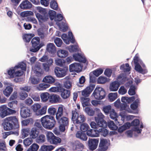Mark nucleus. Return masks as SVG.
<instances>
[{
	"label": "nucleus",
	"mask_w": 151,
	"mask_h": 151,
	"mask_svg": "<svg viewBox=\"0 0 151 151\" xmlns=\"http://www.w3.org/2000/svg\"><path fill=\"white\" fill-rule=\"evenodd\" d=\"M4 128L5 130L9 131L19 127L18 119L16 116H11L4 119Z\"/></svg>",
	"instance_id": "nucleus-1"
},
{
	"label": "nucleus",
	"mask_w": 151,
	"mask_h": 151,
	"mask_svg": "<svg viewBox=\"0 0 151 151\" xmlns=\"http://www.w3.org/2000/svg\"><path fill=\"white\" fill-rule=\"evenodd\" d=\"M41 122L43 127L47 129H52L56 124L54 117L48 115L42 117L41 119Z\"/></svg>",
	"instance_id": "nucleus-2"
},
{
	"label": "nucleus",
	"mask_w": 151,
	"mask_h": 151,
	"mask_svg": "<svg viewBox=\"0 0 151 151\" xmlns=\"http://www.w3.org/2000/svg\"><path fill=\"white\" fill-rule=\"evenodd\" d=\"M104 116L102 113H99L98 115V116L95 117V121L97 123L94 122H91L90 124L91 127L93 129L98 128L99 127H106L107 123L104 119Z\"/></svg>",
	"instance_id": "nucleus-3"
},
{
	"label": "nucleus",
	"mask_w": 151,
	"mask_h": 151,
	"mask_svg": "<svg viewBox=\"0 0 151 151\" xmlns=\"http://www.w3.org/2000/svg\"><path fill=\"white\" fill-rule=\"evenodd\" d=\"M59 125V128L60 130L64 132L66 129L68 128L69 125V119L67 116H63L56 119Z\"/></svg>",
	"instance_id": "nucleus-4"
},
{
	"label": "nucleus",
	"mask_w": 151,
	"mask_h": 151,
	"mask_svg": "<svg viewBox=\"0 0 151 151\" xmlns=\"http://www.w3.org/2000/svg\"><path fill=\"white\" fill-rule=\"evenodd\" d=\"M47 140L50 144L56 145H60L61 139L58 137L56 136L51 132H48L46 134Z\"/></svg>",
	"instance_id": "nucleus-5"
},
{
	"label": "nucleus",
	"mask_w": 151,
	"mask_h": 151,
	"mask_svg": "<svg viewBox=\"0 0 151 151\" xmlns=\"http://www.w3.org/2000/svg\"><path fill=\"white\" fill-rule=\"evenodd\" d=\"M50 90L52 92L57 91L61 92V96L64 99H67L70 96V90L65 89L61 86L51 88Z\"/></svg>",
	"instance_id": "nucleus-6"
},
{
	"label": "nucleus",
	"mask_w": 151,
	"mask_h": 151,
	"mask_svg": "<svg viewBox=\"0 0 151 151\" xmlns=\"http://www.w3.org/2000/svg\"><path fill=\"white\" fill-rule=\"evenodd\" d=\"M16 112L15 110L7 107L6 105H3L0 106V116L1 118H4L7 116L14 114Z\"/></svg>",
	"instance_id": "nucleus-7"
},
{
	"label": "nucleus",
	"mask_w": 151,
	"mask_h": 151,
	"mask_svg": "<svg viewBox=\"0 0 151 151\" xmlns=\"http://www.w3.org/2000/svg\"><path fill=\"white\" fill-rule=\"evenodd\" d=\"M92 94L95 99L99 100L102 99L105 97L106 93L102 87H96Z\"/></svg>",
	"instance_id": "nucleus-8"
},
{
	"label": "nucleus",
	"mask_w": 151,
	"mask_h": 151,
	"mask_svg": "<svg viewBox=\"0 0 151 151\" xmlns=\"http://www.w3.org/2000/svg\"><path fill=\"white\" fill-rule=\"evenodd\" d=\"M31 42L32 44V48L30 50V51L33 52H36L44 45L43 44H39L40 39L38 37H35L32 40Z\"/></svg>",
	"instance_id": "nucleus-9"
},
{
	"label": "nucleus",
	"mask_w": 151,
	"mask_h": 151,
	"mask_svg": "<svg viewBox=\"0 0 151 151\" xmlns=\"http://www.w3.org/2000/svg\"><path fill=\"white\" fill-rule=\"evenodd\" d=\"M71 145L74 150H83L85 148L84 145L79 140H76L72 142Z\"/></svg>",
	"instance_id": "nucleus-10"
},
{
	"label": "nucleus",
	"mask_w": 151,
	"mask_h": 151,
	"mask_svg": "<svg viewBox=\"0 0 151 151\" xmlns=\"http://www.w3.org/2000/svg\"><path fill=\"white\" fill-rule=\"evenodd\" d=\"M108 148V144L107 140L104 139H101L97 151H106Z\"/></svg>",
	"instance_id": "nucleus-11"
},
{
	"label": "nucleus",
	"mask_w": 151,
	"mask_h": 151,
	"mask_svg": "<svg viewBox=\"0 0 151 151\" xmlns=\"http://www.w3.org/2000/svg\"><path fill=\"white\" fill-rule=\"evenodd\" d=\"M82 69V66L79 63H74L69 65V70L71 72L78 73L81 71Z\"/></svg>",
	"instance_id": "nucleus-12"
},
{
	"label": "nucleus",
	"mask_w": 151,
	"mask_h": 151,
	"mask_svg": "<svg viewBox=\"0 0 151 151\" xmlns=\"http://www.w3.org/2000/svg\"><path fill=\"white\" fill-rule=\"evenodd\" d=\"M54 71L56 76L58 78L64 77L66 75L67 73L66 70L58 67H56L55 68Z\"/></svg>",
	"instance_id": "nucleus-13"
},
{
	"label": "nucleus",
	"mask_w": 151,
	"mask_h": 151,
	"mask_svg": "<svg viewBox=\"0 0 151 151\" xmlns=\"http://www.w3.org/2000/svg\"><path fill=\"white\" fill-rule=\"evenodd\" d=\"M95 86L94 84H91L87 87L81 92L82 95L85 97L89 96L93 90Z\"/></svg>",
	"instance_id": "nucleus-14"
},
{
	"label": "nucleus",
	"mask_w": 151,
	"mask_h": 151,
	"mask_svg": "<svg viewBox=\"0 0 151 151\" xmlns=\"http://www.w3.org/2000/svg\"><path fill=\"white\" fill-rule=\"evenodd\" d=\"M88 142L89 149L93 151L97 148L99 142V140L95 139H89Z\"/></svg>",
	"instance_id": "nucleus-15"
},
{
	"label": "nucleus",
	"mask_w": 151,
	"mask_h": 151,
	"mask_svg": "<svg viewBox=\"0 0 151 151\" xmlns=\"http://www.w3.org/2000/svg\"><path fill=\"white\" fill-rule=\"evenodd\" d=\"M20 115L23 118H26L30 115V110L26 107H22L20 110Z\"/></svg>",
	"instance_id": "nucleus-16"
},
{
	"label": "nucleus",
	"mask_w": 151,
	"mask_h": 151,
	"mask_svg": "<svg viewBox=\"0 0 151 151\" xmlns=\"http://www.w3.org/2000/svg\"><path fill=\"white\" fill-rule=\"evenodd\" d=\"M32 4L28 0H24L19 5V6L22 9H28L32 7Z\"/></svg>",
	"instance_id": "nucleus-17"
},
{
	"label": "nucleus",
	"mask_w": 151,
	"mask_h": 151,
	"mask_svg": "<svg viewBox=\"0 0 151 151\" xmlns=\"http://www.w3.org/2000/svg\"><path fill=\"white\" fill-rule=\"evenodd\" d=\"M73 57L75 60L83 63H85L86 61V58L84 57H83L79 53L73 54Z\"/></svg>",
	"instance_id": "nucleus-18"
},
{
	"label": "nucleus",
	"mask_w": 151,
	"mask_h": 151,
	"mask_svg": "<svg viewBox=\"0 0 151 151\" xmlns=\"http://www.w3.org/2000/svg\"><path fill=\"white\" fill-rule=\"evenodd\" d=\"M120 84L119 83L116 81L111 82L109 86V90L111 91H116L119 88Z\"/></svg>",
	"instance_id": "nucleus-19"
},
{
	"label": "nucleus",
	"mask_w": 151,
	"mask_h": 151,
	"mask_svg": "<svg viewBox=\"0 0 151 151\" xmlns=\"http://www.w3.org/2000/svg\"><path fill=\"white\" fill-rule=\"evenodd\" d=\"M60 99V96L57 95L52 94L50 96L49 101L52 104H55L59 102Z\"/></svg>",
	"instance_id": "nucleus-20"
},
{
	"label": "nucleus",
	"mask_w": 151,
	"mask_h": 151,
	"mask_svg": "<svg viewBox=\"0 0 151 151\" xmlns=\"http://www.w3.org/2000/svg\"><path fill=\"white\" fill-rule=\"evenodd\" d=\"M39 134V131L37 128L33 127L32 128L29 134L30 137L32 139H35L37 138Z\"/></svg>",
	"instance_id": "nucleus-21"
},
{
	"label": "nucleus",
	"mask_w": 151,
	"mask_h": 151,
	"mask_svg": "<svg viewBox=\"0 0 151 151\" xmlns=\"http://www.w3.org/2000/svg\"><path fill=\"white\" fill-rule=\"evenodd\" d=\"M76 137L77 138L83 141H86L88 139L86 134L81 131L77 132L76 134Z\"/></svg>",
	"instance_id": "nucleus-22"
},
{
	"label": "nucleus",
	"mask_w": 151,
	"mask_h": 151,
	"mask_svg": "<svg viewBox=\"0 0 151 151\" xmlns=\"http://www.w3.org/2000/svg\"><path fill=\"white\" fill-rule=\"evenodd\" d=\"M34 70L35 74L38 75L42 73L41 68V64L40 63H37L34 67Z\"/></svg>",
	"instance_id": "nucleus-23"
},
{
	"label": "nucleus",
	"mask_w": 151,
	"mask_h": 151,
	"mask_svg": "<svg viewBox=\"0 0 151 151\" xmlns=\"http://www.w3.org/2000/svg\"><path fill=\"white\" fill-rule=\"evenodd\" d=\"M43 81L49 84H52L55 81V79L52 76H45L43 79Z\"/></svg>",
	"instance_id": "nucleus-24"
},
{
	"label": "nucleus",
	"mask_w": 151,
	"mask_h": 151,
	"mask_svg": "<svg viewBox=\"0 0 151 151\" xmlns=\"http://www.w3.org/2000/svg\"><path fill=\"white\" fill-rule=\"evenodd\" d=\"M13 90L12 87L8 86L6 87L5 89L3 90V93L6 96L8 97L10 96Z\"/></svg>",
	"instance_id": "nucleus-25"
},
{
	"label": "nucleus",
	"mask_w": 151,
	"mask_h": 151,
	"mask_svg": "<svg viewBox=\"0 0 151 151\" xmlns=\"http://www.w3.org/2000/svg\"><path fill=\"white\" fill-rule=\"evenodd\" d=\"M63 106H59L56 113V119L63 116Z\"/></svg>",
	"instance_id": "nucleus-26"
},
{
	"label": "nucleus",
	"mask_w": 151,
	"mask_h": 151,
	"mask_svg": "<svg viewBox=\"0 0 151 151\" xmlns=\"http://www.w3.org/2000/svg\"><path fill=\"white\" fill-rule=\"evenodd\" d=\"M86 120V118L85 116L82 114L80 115L77 117L76 120L74 122V124H80L84 122Z\"/></svg>",
	"instance_id": "nucleus-27"
},
{
	"label": "nucleus",
	"mask_w": 151,
	"mask_h": 151,
	"mask_svg": "<svg viewBox=\"0 0 151 151\" xmlns=\"http://www.w3.org/2000/svg\"><path fill=\"white\" fill-rule=\"evenodd\" d=\"M47 49L49 52L53 53L55 52V45L52 43H49L47 45Z\"/></svg>",
	"instance_id": "nucleus-28"
},
{
	"label": "nucleus",
	"mask_w": 151,
	"mask_h": 151,
	"mask_svg": "<svg viewBox=\"0 0 151 151\" xmlns=\"http://www.w3.org/2000/svg\"><path fill=\"white\" fill-rule=\"evenodd\" d=\"M68 52L67 51L63 50H59L57 52V55L61 58H64L68 55Z\"/></svg>",
	"instance_id": "nucleus-29"
},
{
	"label": "nucleus",
	"mask_w": 151,
	"mask_h": 151,
	"mask_svg": "<svg viewBox=\"0 0 151 151\" xmlns=\"http://www.w3.org/2000/svg\"><path fill=\"white\" fill-rule=\"evenodd\" d=\"M50 95L47 92L43 93L40 95V98L42 101L44 102L47 101L50 99Z\"/></svg>",
	"instance_id": "nucleus-30"
},
{
	"label": "nucleus",
	"mask_w": 151,
	"mask_h": 151,
	"mask_svg": "<svg viewBox=\"0 0 151 151\" xmlns=\"http://www.w3.org/2000/svg\"><path fill=\"white\" fill-rule=\"evenodd\" d=\"M17 104L18 101L15 100L9 102L8 104V106L10 109L15 110L17 107Z\"/></svg>",
	"instance_id": "nucleus-31"
},
{
	"label": "nucleus",
	"mask_w": 151,
	"mask_h": 151,
	"mask_svg": "<svg viewBox=\"0 0 151 151\" xmlns=\"http://www.w3.org/2000/svg\"><path fill=\"white\" fill-rule=\"evenodd\" d=\"M130 126L129 123H127L124 125L119 127L118 129V131L119 132L121 133L124 131L126 129L129 128Z\"/></svg>",
	"instance_id": "nucleus-32"
},
{
	"label": "nucleus",
	"mask_w": 151,
	"mask_h": 151,
	"mask_svg": "<svg viewBox=\"0 0 151 151\" xmlns=\"http://www.w3.org/2000/svg\"><path fill=\"white\" fill-rule=\"evenodd\" d=\"M127 77L125 74L122 73L119 74L117 77V80L120 83L124 82L127 80Z\"/></svg>",
	"instance_id": "nucleus-33"
},
{
	"label": "nucleus",
	"mask_w": 151,
	"mask_h": 151,
	"mask_svg": "<svg viewBox=\"0 0 151 151\" xmlns=\"http://www.w3.org/2000/svg\"><path fill=\"white\" fill-rule=\"evenodd\" d=\"M105 127H103L97 130L98 132L101 135L105 137L109 134V131Z\"/></svg>",
	"instance_id": "nucleus-34"
},
{
	"label": "nucleus",
	"mask_w": 151,
	"mask_h": 151,
	"mask_svg": "<svg viewBox=\"0 0 151 151\" xmlns=\"http://www.w3.org/2000/svg\"><path fill=\"white\" fill-rule=\"evenodd\" d=\"M81 102L83 107L89 106L90 104V99L89 98L82 97L81 98Z\"/></svg>",
	"instance_id": "nucleus-35"
},
{
	"label": "nucleus",
	"mask_w": 151,
	"mask_h": 151,
	"mask_svg": "<svg viewBox=\"0 0 151 151\" xmlns=\"http://www.w3.org/2000/svg\"><path fill=\"white\" fill-rule=\"evenodd\" d=\"M108 126L110 129L112 130H116L118 129L117 126L112 121H110L108 122Z\"/></svg>",
	"instance_id": "nucleus-36"
},
{
	"label": "nucleus",
	"mask_w": 151,
	"mask_h": 151,
	"mask_svg": "<svg viewBox=\"0 0 151 151\" xmlns=\"http://www.w3.org/2000/svg\"><path fill=\"white\" fill-rule=\"evenodd\" d=\"M15 68L17 70L19 69L25 71L26 69V65L24 62H22L17 65L15 66Z\"/></svg>",
	"instance_id": "nucleus-37"
},
{
	"label": "nucleus",
	"mask_w": 151,
	"mask_h": 151,
	"mask_svg": "<svg viewBox=\"0 0 151 151\" xmlns=\"http://www.w3.org/2000/svg\"><path fill=\"white\" fill-rule=\"evenodd\" d=\"M96 130L92 129L88 130L86 132L87 135L90 137H96L97 136L98 134L96 133Z\"/></svg>",
	"instance_id": "nucleus-38"
},
{
	"label": "nucleus",
	"mask_w": 151,
	"mask_h": 151,
	"mask_svg": "<svg viewBox=\"0 0 151 151\" xmlns=\"http://www.w3.org/2000/svg\"><path fill=\"white\" fill-rule=\"evenodd\" d=\"M90 128L89 126L86 123H83L81 124L80 129L82 132H85L87 131Z\"/></svg>",
	"instance_id": "nucleus-39"
},
{
	"label": "nucleus",
	"mask_w": 151,
	"mask_h": 151,
	"mask_svg": "<svg viewBox=\"0 0 151 151\" xmlns=\"http://www.w3.org/2000/svg\"><path fill=\"white\" fill-rule=\"evenodd\" d=\"M109 114H110V118L114 120L116 122V121L117 120V118L118 117V115L117 113L115 112L114 110L113 109V110H111Z\"/></svg>",
	"instance_id": "nucleus-40"
},
{
	"label": "nucleus",
	"mask_w": 151,
	"mask_h": 151,
	"mask_svg": "<svg viewBox=\"0 0 151 151\" xmlns=\"http://www.w3.org/2000/svg\"><path fill=\"white\" fill-rule=\"evenodd\" d=\"M50 7L52 9L57 10L58 9V5L55 0H52L50 3Z\"/></svg>",
	"instance_id": "nucleus-41"
},
{
	"label": "nucleus",
	"mask_w": 151,
	"mask_h": 151,
	"mask_svg": "<svg viewBox=\"0 0 151 151\" xmlns=\"http://www.w3.org/2000/svg\"><path fill=\"white\" fill-rule=\"evenodd\" d=\"M139 103V99H136L133 103L130 105V107L133 110L136 109L138 107V104Z\"/></svg>",
	"instance_id": "nucleus-42"
},
{
	"label": "nucleus",
	"mask_w": 151,
	"mask_h": 151,
	"mask_svg": "<svg viewBox=\"0 0 151 151\" xmlns=\"http://www.w3.org/2000/svg\"><path fill=\"white\" fill-rule=\"evenodd\" d=\"M117 93L116 92L114 93H110L108 95L109 99L110 102L114 101L117 98Z\"/></svg>",
	"instance_id": "nucleus-43"
},
{
	"label": "nucleus",
	"mask_w": 151,
	"mask_h": 151,
	"mask_svg": "<svg viewBox=\"0 0 151 151\" xmlns=\"http://www.w3.org/2000/svg\"><path fill=\"white\" fill-rule=\"evenodd\" d=\"M39 147L37 144L33 143L27 149V151H37Z\"/></svg>",
	"instance_id": "nucleus-44"
},
{
	"label": "nucleus",
	"mask_w": 151,
	"mask_h": 151,
	"mask_svg": "<svg viewBox=\"0 0 151 151\" xmlns=\"http://www.w3.org/2000/svg\"><path fill=\"white\" fill-rule=\"evenodd\" d=\"M85 112L89 116H93L95 114V111L89 107H86L85 109Z\"/></svg>",
	"instance_id": "nucleus-45"
},
{
	"label": "nucleus",
	"mask_w": 151,
	"mask_h": 151,
	"mask_svg": "<svg viewBox=\"0 0 151 151\" xmlns=\"http://www.w3.org/2000/svg\"><path fill=\"white\" fill-rule=\"evenodd\" d=\"M112 110H113V109L111 108V106L110 105L105 106L103 108V111L105 114H109Z\"/></svg>",
	"instance_id": "nucleus-46"
},
{
	"label": "nucleus",
	"mask_w": 151,
	"mask_h": 151,
	"mask_svg": "<svg viewBox=\"0 0 151 151\" xmlns=\"http://www.w3.org/2000/svg\"><path fill=\"white\" fill-rule=\"evenodd\" d=\"M108 81L107 78L105 77L101 76L98 79L97 82L99 84H104Z\"/></svg>",
	"instance_id": "nucleus-47"
},
{
	"label": "nucleus",
	"mask_w": 151,
	"mask_h": 151,
	"mask_svg": "<svg viewBox=\"0 0 151 151\" xmlns=\"http://www.w3.org/2000/svg\"><path fill=\"white\" fill-rule=\"evenodd\" d=\"M72 120L73 123L75 122L76 119L78 117L79 115L78 113L76 111V109L75 110H73L72 111Z\"/></svg>",
	"instance_id": "nucleus-48"
},
{
	"label": "nucleus",
	"mask_w": 151,
	"mask_h": 151,
	"mask_svg": "<svg viewBox=\"0 0 151 151\" xmlns=\"http://www.w3.org/2000/svg\"><path fill=\"white\" fill-rule=\"evenodd\" d=\"M20 99L21 100H24L28 96V94L24 91H21L19 93Z\"/></svg>",
	"instance_id": "nucleus-49"
},
{
	"label": "nucleus",
	"mask_w": 151,
	"mask_h": 151,
	"mask_svg": "<svg viewBox=\"0 0 151 151\" xmlns=\"http://www.w3.org/2000/svg\"><path fill=\"white\" fill-rule=\"evenodd\" d=\"M135 90V86L132 85H131L128 91L129 94L131 96L135 95L136 93Z\"/></svg>",
	"instance_id": "nucleus-50"
},
{
	"label": "nucleus",
	"mask_w": 151,
	"mask_h": 151,
	"mask_svg": "<svg viewBox=\"0 0 151 151\" xmlns=\"http://www.w3.org/2000/svg\"><path fill=\"white\" fill-rule=\"evenodd\" d=\"M17 69L15 68V66L14 68H12L10 69L8 71V75L10 76L11 78L14 77V74L15 71L17 70Z\"/></svg>",
	"instance_id": "nucleus-51"
},
{
	"label": "nucleus",
	"mask_w": 151,
	"mask_h": 151,
	"mask_svg": "<svg viewBox=\"0 0 151 151\" xmlns=\"http://www.w3.org/2000/svg\"><path fill=\"white\" fill-rule=\"evenodd\" d=\"M50 85L45 83H41L39 85L38 88L40 90H43L48 88Z\"/></svg>",
	"instance_id": "nucleus-52"
},
{
	"label": "nucleus",
	"mask_w": 151,
	"mask_h": 151,
	"mask_svg": "<svg viewBox=\"0 0 151 151\" xmlns=\"http://www.w3.org/2000/svg\"><path fill=\"white\" fill-rule=\"evenodd\" d=\"M41 107V105L38 104H34L32 106V109L33 111L36 112V114L39 111Z\"/></svg>",
	"instance_id": "nucleus-53"
},
{
	"label": "nucleus",
	"mask_w": 151,
	"mask_h": 151,
	"mask_svg": "<svg viewBox=\"0 0 151 151\" xmlns=\"http://www.w3.org/2000/svg\"><path fill=\"white\" fill-rule=\"evenodd\" d=\"M32 142V140L31 138H27L24 139L23 141L24 145L26 146H28Z\"/></svg>",
	"instance_id": "nucleus-54"
},
{
	"label": "nucleus",
	"mask_w": 151,
	"mask_h": 151,
	"mask_svg": "<svg viewBox=\"0 0 151 151\" xmlns=\"http://www.w3.org/2000/svg\"><path fill=\"white\" fill-rule=\"evenodd\" d=\"M57 109L54 107H50L47 110L48 113L50 115H54L56 114Z\"/></svg>",
	"instance_id": "nucleus-55"
},
{
	"label": "nucleus",
	"mask_w": 151,
	"mask_h": 151,
	"mask_svg": "<svg viewBox=\"0 0 151 151\" xmlns=\"http://www.w3.org/2000/svg\"><path fill=\"white\" fill-rule=\"evenodd\" d=\"M125 66L127 67V68H125V65L124 64L122 65L120 67L121 70H124L125 72H129L130 70V67H129V65L128 63H126L125 64Z\"/></svg>",
	"instance_id": "nucleus-56"
},
{
	"label": "nucleus",
	"mask_w": 151,
	"mask_h": 151,
	"mask_svg": "<svg viewBox=\"0 0 151 151\" xmlns=\"http://www.w3.org/2000/svg\"><path fill=\"white\" fill-rule=\"evenodd\" d=\"M49 15L50 19L51 20H53L55 19L56 15V12L53 10H51L49 11Z\"/></svg>",
	"instance_id": "nucleus-57"
},
{
	"label": "nucleus",
	"mask_w": 151,
	"mask_h": 151,
	"mask_svg": "<svg viewBox=\"0 0 151 151\" xmlns=\"http://www.w3.org/2000/svg\"><path fill=\"white\" fill-rule=\"evenodd\" d=\"M32 37L31 35L28 34L24 35L23 37V39L26 42H29L32 39Z\"/></svg>",
	"instance_id": "nucleus-58"
},
{
	"label": "nucleus",
	"mask_w": 151,
	"mask_h": 151,
	"mask_svg": "<svg viewBox=\"0 0 151 151\" xmlns=\"http://www.w3.org/2000/svg\"><path fill=\"white\" fill-rule=\"evenodd\" d=\"M33 120L31 118L23 120L22 121V124L23 126H26L30 122L32 123Z\"/></svg>",
	"instance_id": "nucleus-59"
},
{
	"label": "nucleus",
	"mask_w": 151,
	"mask_h": 151,
	"mask_svg": "<svg viewBox=\"0 0 151 151\" xmlns=\"http://www.w3.org/2000/svg\"><path fill=\"white\" fill-rule=\"evenodd\" d=\"M45 137L43 134L40 135L37 138V141L39 143H43L45 141Z\"/></svg>",
	"instance_id": "nucleus-60"
},
{
	"label": "nucleus",
	"mask_w": 151,
	"mask_h": 151,
	"mask_svg": "<svg viewBox=\"0 0 151 151\" xmlns=\"http://www.w3.org/2000/svg\"><path fill=\"white\" fill-rule=\"evenodd\" d=\"M54 42L56 45L58 47H61L63 43L62 40L58 37L56 38L55 39Z\"/></svg>",
	"instance_id": "nucleus-61"
},
{
	"label": "nucleus",
	"mask_w": 151,
	"mask_h": 151,
	"mask_svg": "<svg viewBox=\"0 0 151 151\" xmlns=\"http://www.w3.org/2000/svg\"><path fill=\"white\" fill-rule=\"evenodd\" d=\"M47 107L44 106L42 107L41 110H39L37 113V115H42L45 114L46 112Z\"/></svg>",
	"instance_id": "nucleus-62"
},
{
	"label": "nucleus",
	"mask_w": 151,
	"mask_h": 151,
	"mask_svg": "<svg viewBox=\"0 0 151 151\" xmlns=\"http://www.w3.org/2000/svg\"><path fill=\"white\" fill-rule=\"evenodd\" d=\"M103 72V70L101 68H99L93 71V74L96 76L98 77Z\"/></svg>",
	"instance_id": "nucleus-63"
},
{
	"label": "nucleus",
	"mask_w": 151,
	"mask_h": 151,
	"mask_svg": "<svg viewBox=\"0 0 151 151\" xmlns=\"http://www.w3.org/2000/svg\"><path fill=\"white\" fill-rule=\"evenodd\" d=\"M31 97L35 101H39L40 100V97L37 93H35L31 95Z\"/></svg>",
	"instance_id": "nucleus-64"
}]
</instances>
